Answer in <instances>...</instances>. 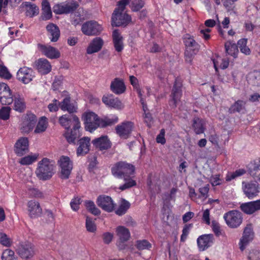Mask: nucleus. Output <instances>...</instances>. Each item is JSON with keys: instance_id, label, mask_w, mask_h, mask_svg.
Here are the masks:
<instances>
[{"instance_id": "nucleus-45", "label": "nucleus", "mask_w": 260, "mask_h": 260, "mask_svg": "<svg viewBox=\"0 0 260 260\" xmlns=\"http://www.w3.org/2000/svg\"><path fill=\"white\" fill-rule=\"evenodd\" d=\"M38 154H34L33 155H28L22 157L19 161V162L23 166L29 165L35 162L38 157Z\"/></svg>"}, {"instance_id": "nucleus-4", "label": "nucleus", "mask_w": 260, "mask_h": 260, "mask_svg": "<svg viewBox=\"0 0 260 260\" xmlns=\"http://www.w3.org/2000/svg\"><path fill=\"white\" fill-rule=\"evenodd\" d=\"M182 39L186 47L184 52L185 61L191 63L194 55L199 51L200 45L194 40L193 37L189 34L185 35Z\"/></svg>"}, {"instance_id": "nucleus-9", "label": "nucleus", "mask_w": 260, "mask_h": 260, "mask_svg": "<svg viewBox=\"0 0 260 260\" xmlns=\"http://www.w3.org/2000/svg\"><path fill=\"white\" fill-rule=\"evenodd\" d=\"M223 218L226 224L231 228H237L242 223L243 217L242 213L236 210H231L225 213Z\"/></svg>"}, {"instance_id": "nucleus-3", "label": "nucleus", "mask_w": 260, "mask_h": 260, "mask_svg": "<svg viewBox=\"0 0 260 260\" xmlns=\"http://www.w3.org/2000/svg\"><path fill=\"white\" fill-rule=\"evenodd\" d=\"M54 166L49 159L43 158L38 163L36 174L40 180H47L52 177L54 173Z\"/></svg>"}, {"instance_id": "nucleus-62", "label": "nucleus", "mask_w": 260, "mask_h": 260, "mask_svg": "<svg viewBox=\"0 0 260 260\" xmlns=\"http://www.w3.org/2000/svg\"><path fill=\"white\" fill-rule=\"evenodd\" d=\"M210 181L213 186L220 185L221 183V180L220 179V175L217 174L212 176L210 178Z\"/></svg>"}, {"instance_id": "nucleus-15", "label": "nucleus", "mask_w": 260, "mask_h": 260, "mask_svg": "<svg viewBox=\"0 0 260 260\" xmlns=\"http://www.w3.org/2000/svg\"><path fill=\"white\" fill-rule=\"evenodd\" d=\"M0 102L2 105H9L13 102V95L9 86L4 82H0Z\"/></svg>"}, {"instance_id": "nucleus-11", "label": "nucleus", "mask_w": 260, "mask_h": 260, "mask_svg": "<svg viewBox=\"0 0 260 260\" xmlns=\"http://www.w3.org/2000/svg\"><path fill=\"white\" fill-rule=\"evenodd\" d=\"M81 31L86 36H98L103 31V27L96 21L90 20L82 25Z\"/></svg>"}, {"instance_id": "nucleus-37", "label": "nucleus", "mask_w": 260, "mask_h": 260, "mask_svg": "<svg viewBox=\"0 0 260 260\" xmlns=\"http://www.w3.org/2000/svg\"><path fill=\"white\" fill-rule=\"evenodd\" d=\"M117 235L119 240L123 242L127 241L131 237L129 230L123 226H119L116 229Z\"/></svg>"}, {"instance_id": "nucleus-61", "label": "nucleus", "mask_w": 260, "mask_h": 260, "mask_svg": "<svg viewBox=\"0 0 260 260\" xmlns=\"http://www.w3.org/2000/svg\"><path fill=\"white\" fill-rule=\"evenodd\" d=\"M209 190V184L206 185V186L201 187L199 188V192L201 194V197L206 199L208 196V192Z\"/></svg>"}, {"instance_id": "nucleus-29", "label": "nucleus", "mask_w": 260, "mask_h": 260, "mask_svg": "<svg viewBox=\"0 0 260 260\" xmlns=\"http://www.w3.org/2000/svg\"><path fill=\"white\" fill-rule=\"evenodd\" d=\"M103 45V40L100 37H96L89 44L86 49V52L88 54L98 52L101 50Z\"/></svg>"}, {"instance_id": "nucleus-18", "label": "nucleus", "mask_w": 260, "mask_h": 260, "mask_svg": "<svg viewBox=\"0 0 260 260\" xmlns=\"http://www.w3.org/2000/svg\"><path fill=\"white\" fill-rule=\"evenodd\" d=\"M254 237V232L251 226L247 225L244 230L243 236L239 242L240 249L243 251L246 246L251 242Z\"/></svg>"}, {"instance_id": "nucleus-60", "label": "nucleus", "mask_w": 260, "mask_h": 260, "mask_svg": "<svg viewBox=\"0 0 260 260\" xmlns=\"http://www.w3.org/2000/svg\"><path fill=\"white\" fill-rule=\"evenodd\" d=\"M41 17L43 20L46 21L50 19L52 17L51 9L43 10Z\"/></svg>"}, {"instance_id": "nucleus-19", "label": "nucleus", "mask_w": 260, "mask_h": 260, "mask_svg": "<svg viewBox=\"0 0 260 260\" xmlns=\"http://www.w3.org/2000/svg\"><path fill=\"white\" fill-rule=\"evenodd\" d=\"M102 102L106 106L117 110H121L124 108V105L118 98H115L112 94L103 95Z\"/></svg>"}, {"instance_id": "nucleus-6", "label": "nucleus", "mask_w": 260, "mask_h": 260, "mask_svg": "<svg viewBox=\"0 0 260 260\" xmlns=\"http://www.w3.org/2000/svg\"><path fill=\"white\" fill-rule=\"evenodd\" d=\"M182 88L181 81L179 79L176 78L173 86L170 99L169 101V105L172 109H175L180 101L182 95Z\"/></svg>"}, {"instance_id": "nucleus-7", "label": "nucleus", "mask_w": 260, "mask_h": 260, "mask_svg": "<svg viewBox=\"0 0 260 260\" xmlns=\"http://www.w3.org/2000/svg\"><path fill=\"white\" fill-rule=\"evenodd\" d=\"M84 122L85 129L90 133L99 127L100 118L93 112L84 113L82 117Z\"/></svg>"}, {"instance_id": "nucleus-63", "label": "nucleus", "mask_w": 260, "mask_h": 260, "mask_svg": "<svg viewBox=\"0 0 260 260\" xmlns=\"http://www.w3.org/2000/svg\"><path fill=\"white\" fill-rule=\"evenodd\" d=\"M202 220L207 224L210 225V210L209 209H206L203 214Z\"/></svg>"}, {"instance_id": "nucleus-52", "label": "nucleus", "mask_w": 260, "mask_h": 260, "mask_svg": "<svg viewBox=\"0 0 260 260\" xmlns=\"http://www.w3.org/2000/svg\"><path fill=\"white\" fill-rule=\"evenodd\" d=\"M0 243L4 246L9 247L12 244V241L5 233H1Z\"/></svg>"}, {"instance_id": "nucleus-39", "label": "nucleus", "mask_w": 260, "mask_h": 260, "mask_svg": "<svg viewBox=\"0 0 260 260\" xmlns=\"http://www.w3.org/2000/svg\"><path fill=\"white\" fill-rule=\"evenodd\" d=\"M13 102H14V110L22 112L25 108V104L24 99L21 98L19 93H16L14 96Z\"/></svg>"}, {"instance_id": "nucleus-48", "label": "nucleus", "mask_w": 260, "mask_h": 260, "mask_svg": "<svg viewBox=\"0 0 260 260\" xmlns=\"http://www.w3.org/2000/svg\"><path fill=\"white\" fill-rule=\"evenodd\" d=\"M136 247L138 250H143L144 249H150L152 245L147 240H140L136 241Z\"/></svg>"}, {"instance_id": "nucleus-28", "label": "nucleus", "mask_w": 260, "mask_h": 260, "mask_svg": "<svg viewBox=\"0 0 260 260\" xmlns=\"http://www.w3.org/2000/svg\"><path fill=\"white\" fill-rule=\"evenodd\" d=\"M35 66L39 72L42 75L47 74L51 70V66L50 62L45 58H40L36 60Z\"/></svg>"}, {"instance_id": "nucleus-16", "label": "nucleus", "mask_w": 260, "mask_h": 260, "mask_svg": "<svg viewBox=\"0 0 260 260\" xmlns=\"http://www.w3.org/2000/svg\"><path fill=\"white\" fill-rule=\"evenodd\" d=\"M134 128V123L131 121H124L115 127L116 134L121 138L126 139L129 137Z\"/></svg>"}, {"instance_id": "nucleus-46", "label": "nucleus", "mask_w": 260, "mask_h": 260, "mask_svg": "<svg viewBox=\"0 0 260 260\" xmlns=\"http://www.w3.org/2000/svg\"><path fill=\"white\" fill-rule=\"evenodd\" d=\"M145 4V0H131L130 8L133 12H138L144 7Z\"/></svg>"}, {"instance_id": "nucleus-44", "label": "nucleus", "mask_w": 260, "mask_h": 260, "mask_svg": "<svg viewBox=\"0 0 260 260\" xmlns=\"http://www.w3.org/2000/svg\"><path fill=\"white\" fill-rule=\"evenodd\" d=\"M248 81L254 86H260V71H254L249 74Z\"/></svg>"}, {"instance_id": "nucleus-32", "label": "nucleus", "mask_w": 260, "mask_h": 260, "mask_svg": "<svg viewBox=\"0 0 260 260\" xmlns=\"http://www.w3.org/2000/svg\"><path fill=\"white\" fill-rule=\"evenodd\" d=\"M49 38L52 42H56L58 41L60 37V30L56 24L53 23H50L46 26Z\"/></svg>"}, {"instance_id": "nucleus-12", "label": "nucleus", "mask_w": 260, "mask_h": 260, "mask_svg": "<svg viewBox=\"0 0 260 260\" xmlns=\"http://www.w3.org/2000/svg\"><path fill=\"white\" fill-rule=\"evenodd\" d=\"M242 189L245 196L252 199L258 195L260 191L259 183L255 181L242 182Z\"/></svg>"}, {"instance_id": "nucleus-24", "label": "nucleus", "mask_w": 260, "mask_h": 260, "mask_svg": "<svg viewBox=\"0 0 260 260\" xmlns=\"http://www.w3.org/2000/svg\"><path fill=\"white\" fill-rule=\"evenodd\" d=\"M28 211L29 216L31 218H36L41 215L42 209L40 203L35 200L29 201L27 203Z\"/></svg>"}, {"instance_id": "nucleus-20", "label": "nucleus", "mask_w": 260, "mask_h": 260, "mask_svg": "<svg viewBox=\"0 0 260 260\" xmlns=\"http://www.w3.org/2000/svg\"><path fill=\"white\" fill-rule=\"evenodd\" d=\"M33 70L26 67L21 68L18 71L16 75L17 79L24 84L29 83L33 78Z\"/></svg>"}, {"instance_id": "nucleus-26", "label": "nucleus", "mask_w": 260, "mask_h": 260, "mask_svg": "<svg viewBox=\"0 0 260 260\" xmlns=\"http://www.w3.org/2000/svg\"><path fill=\"white\" fill-rule=\"evenodd\" d=\"M241 210L247 214H251L260 209V199L243 203L240 206Z\"/></svg>"}, {"instance_id": "nucleus-10", "label": "nucleus", "mask_w": 260, "mask_h": 260, "mask_svg": "<svg viewBox=\"0 0 260 260\" xmlns=\"http://www.w3.org/2000/svg\"><path fill=\"white\" fill-rule=\"evenodd\" d=\"M16 251L21 258L28 259L35 254V246L29 242H22L17 245Z\"/></svg>"}, {"instance_id": "nucleus-25", "label": "nucleus", "mask_w": 260, "mask_h": 260, "mask_svg": "<svg viewBox=\"0 0 260 260\" xmlns=\"http://www.w3.org/2000/svg\"><path fill=\"white\" fill-rule=\"evenodd\" d=\"M90 139L84 137L79 140V147L77 149V156H83L87 154L90 150Z\"/></svg>"}, {"instance_id": "nucleus-54", "label": "nucleus", "mask_w": 260, "mask_h": 260, "mask_svg": "<svg viewBox=\"0 0 260 260\" xmlns=\"http://www.w3.org/2000/svg\"><path fill=\"white\" fill-rule=\"evenodd\" d=\"M0 77L7 80L12 78V75L8 68L4 65H0Z\"/></svg>"}, {"instance_id": "nucleus-64", "label": "nucleus", "mask_w": 260, "mask_h": 260, "mask_svg": "<svg viewBox=\"0 0 260 260\" xmlns=\"http://www.w3.org/2000/svg\"><path fill=\"white\" fill-rule=\"evenodd\" d=\"M129 0H121L118 3V7L115 9H118L119 11H124L125 6L129 3Z\"/></svg>"}, {"instance_id": "nucleus-30", "label": "nucleus", "mask_w": 260, "mask_h": 260, "mask_svg": "<svg viewBox=\"0 0 260 260\" xmlns=\"http://www.w3.org/2000/svg\"><path fill=\"white\" fill-rule=\"evenodd\" d=\"M39 46L42 53L49 58H58L60 56V52L53 47L41 44H39Z\"/></svg>"}, {"instance_id": "nucleus-38", "label": "nucleus", "mask_w": 260, "mask_h": 260, "mask_svg": "<svg viewBox=\"0 0 260 260\" xmlns=\"http://www.w3.org/2000/svg\"><path fill=\"white\" fill-rule=\"evenodd\" d=\"M245 101L239 100L231 106L229 110V113H244L245 111Z\"/></svg>"}, {"instance_id": "nucleus-41", "label": "nucleus", "mask_w": 260, "mask_h": 260, "mask_svg": "<svg viewBox=\"0 0 260 260\" xmlns=\"http://www.w3.org/2000/svg\"><path fill=\"white\" fill-rule=\"evenodd\" d=\"M84 206L87 210L95 216L100 215L101 212L100 210L98 208L94 203L90 200H86L84 201Z\"/></svg>"}, {"instance_id": "nucleus-57", "label": "nucleus", "mask_w": 260, "mask_h": 260, "mask_svg": "<svg viewBox=\"0 0 260 260\" xmlns=\"http://www.w3.org/2000/svg\"><path fill=\"white\" fill-rule=\"evenodd\" d=\"M80 198L77 197L72 199L70 203L71 208L75 211H77L79 208L80 204Z\"/></svg>"}, {"instance_id": "nucleus-56", "label": "nucleus", "mask_w": 260, "mask_h": 260, "mask_svg": "<svg viewBox=\"0 0 260 260\" xmlns=\"http://www.w3.org/2000/svg\"><path fill=\"white\" fill-rule=\"evenodd\" d=\"M103 242L106 244H109L112 241L113 234L110 232H105L102 235Z\"/></svg>"}, {"instance_id": "nucleus-51", "label": "nucleus", "mask_w": 260, "mask_h": 260, "mask_svg": "<svg viewBox=\"0 0 260 260\" xmlns=\"http://www.w3.org/2000/svg\"><path fill=\"white\" fill-rule=\"evenodd\" d=\"M2 260H17V257L15 256L14 251L10 249L5 250L2 255Z\"/></svg>"}, {"instance_id": "nucleus-55", "label": "nucleus", "mask_w": 260, "mask_h": 260, "mask_svg": "<svg viewBox=\"0 0 260 260\" xmlns=\"http://www.w3.org/2000/svg\"><path fill=\"white\" fill-rule=\"evenodd\" d=\"M165 129L162 128L160 131L159 134L156 136V141L158 143H160L164 145L166 143V140L165 138Z\"/></svg>"}, {"instance_id": "nucleus-2", "label": "nucleus", "mask_w": 260, "mask_h": 260, "mask_svg": "<svg viewBox=\"0 0 260 260\" xmlns=\"http://www.w3.org/2000/svg\"><path fill=\"white\" fill-rule=\"evenodd\" d=\"M59 124L66 129L63 136L70 144H76V140L80 136L79 129L80 122L79 118L75 114H66L58 119Z\"/></svg>"}, {"instance_id": "nucleus-49", "label": "nucleus", "mask_w": 260, "mask_h": 260, "mask_svg": "<svg viewBox=\"0 0 260 260\" xmlns=\"http://www.w3.org/2000/svg\"><path fill=\"white\" fill-rule=\"evenodd\" d=\"M225 53L227 54L233 56L236 51H238L237 46L230 42H227L224 44Z\"/></svg>"}, {"instance_id": "nucleus-17", "label": "nucleus", "mask_w": 260, "mask_h": 260, "mask_svg": "<svg viewBox=\"0 0 260 260\" xmlns=\"http://www.w3.org/2000/svg\"><path fill=\"white\" fill-rule=\"evenodd\" d=\"M15 153L18 156H22L29 151V141L27 137H20L15 143L14 147Z\"/></svg>"}, {"instance_id": "nucleus-35", "label": "nucleus", "mask_w": 260, "mask_h": 260, "mask_svg": "<svg viewBox=\"0 0 260 260\" xmlns=\"http://www.w3.org/2000/svg\"><path fill=\"white\" fill-rule=\"evenodd\" d=\"M118 117L117 115H113L110 117H105L100 118L99 127L106 128L108 126H112L118 122Z\"/></svg>"}, {"instance_id": "nucleus-14", "label": "nucleus", "mask_w": 260, "mask_h": 260, "mask_svg": "<svg viewBox=\"0 0 260 260\" xmlns=\"http://www.w3.org/2000/svg\"><path fill=\"white\" fill-rule=\"evenodd\" d=\"M61 168L59 177L62 179L69 178L73 169V164L68 156H62L58 161Z\"/></svg>"}, {"instance_id": "nucleus-42", "label": "nucleus", "mask_w": 260, "mask_h": 260, "mask_svg": "<svg viewBox=\"0 0 260 260\" xmlns=\"http://www.w3.org/2000/svg\"><path fill=\"white\" fill-rule=\"evenodd\" d=\"M254 160L253 168L249 170V173L253 178L260 180V158Z\"/></svg>"}, {"instance_id": "nucleus-36", "label": "nucleus", "mask_w": 260, "mask_h": 260, "mask_svg": "<svg viewBox=\"0 0 260 260\" xmlns=\"http://www.w3.org/2000/svg\"><path fill=\"white\" fill-rule=\"evenodd\" d=\"M204 125L205 122L202 119L197 116L193 118L192 126L196 134L199 135L204 132L205 129Z\"/></svg>"}, {"instance_id": "nucleus-31", "label": "nucleus", "mask_w": 260, "mask_h": 260, "mask_svg": "<svg viewBox=\"0 0 260 260\" xmlns=\"http://www.w3.org/2000/svg\"><path fill=\"white\" fill-rule=\"evenodd\" d=\"M123 37L118 29H114L112 32V40L115 50L120 52L124 48Z\"/></svg>"}, {"instance_id": "nucleus-33", "label": "nucleus", "mask_w": 260, "mask_h": 260, "mask_svg": "<svg viewBox=\"0 0 260 260\" xmlns=\"http://www.w3.org/2000/svg\"><path fill=\"white\" fill-rule=\"evenodd\" d=\"M59 106L62 111H67L69 114H74V113L77 112V108L73 103H71L70 97H66L62 101L59 103Z\"/></svg>"}, {"instance_id": "nucleus-27", "label": "nucleus", "mask_w": 260, "mask_h": 260, "mask_svg": "<svg viewBox=\"0 0 260 260\" xmlns=\"http://www.w3.org/2000/svg\"><path fill=\"white\" fill-rule=\"evenodd\" d=\"M110 90L116 94H121L126 90V86L122 79L116 78L111 83Z\"/></svg>"}, {"instance_id": "nucleus-47", "label": "nucleus", "mask_w": 260, "mask_h": 260, "mask_svg": "<svg viewBox=\"0 0 260 260\" xmlns=\"http://www.w3.org/2000/svg\"><path fill=\"white\" fill-rule=\"evenodd\" d=\"M246 173V171L243 169L236 170L233 172H229L226 176V181H230L232 179H234L238 177L241 176Z\"/></svg>"}, {"instance_id": "nucleus-23", "label": "nucleus", "mask_w": 260, "mask_h": 260, "mask_svg": "<svg viewBox=\"0 0 260 260\" xmlns=\"http://www.w3.org/2000/svg\"><path fill=\"white\" fill-rule=\"evenodd\" d=\"M213 234H205L199 236L197 239V244L200 251H204L210 247L213 243Z\"/></svg>"}, {"instance_id": "nucleus-22", "label": "nucleus", "mask_w": 260, "mask_h": 260, "mask_svg": "<svg viewBox=\"0 0 260 260\" xmlns=\"http://www.w3.org/2000/svg\"><path fill=\"white\" fill-rule=\"evenodd\" d=\"M92 143L96 148L101 151L108 150L112 146V143L107 135L95 138L92 140Z\"/></svg>"}, {"instance_id": "nucleus-58", "label": "nucleus", "mask_w": 260, "mask_h": 260, "mask_svg": "<svg viewBox=\"0 0 260 260\" xmlns=\"http://www.w3.org/2000/svg\"><path fill=\"white\" fill-rule=\"evenodd\" d=\"M29 194L35 198H42L43 193L39 189L37 188H30L29 189Z\"/></svg>"}, {"instance_id": "nucleus-59", "label": "nucleus", "mask_w": 260, "mask_h": 260, "mask_svg": "<svg viewBox=\"0 0 260 260\" xmlns=\"http://www.w3.org/2000/svg\"><path fill=\"white\" fill-rule=\"evenodd\" d=\"M211 228L212 231L215 233L216 236H219L220 232V227L219 226V224L215 220H213L212 221Z\"/></svg>"}, {"instance_id": "nucleus-43", "label": "nucleus", "mask_w": 260, "mask_h": 260, "mask_svg": "<svg viewBox=\"0 0 260 260\" xmlns=\"http://www.w3.org/2000/svg\"><path fill=\"white\" fill-rule=\"evenodd\" d=\"M48 126V121L46 117H42L39 120L34 131L35 133L39 134L45 132Z\"/></svg>"}, {"instance_id": "nucleus-50", "label": "nucleus", "mask_w": 260, "mask_h": 260, "mask_svg": "<svg viewBox=\"0 0 260 260\" xmlns=\"http://www.w3.org/2000/svg\"><path fill=\"white\" fill-rule=\"evenodd\" d=\"M85 225L87 231L89 232L94 233L96 231V224L91 217H86Z\"/></svg>"}, {"instance_id": "nucleus-40", "label": "nucleus", "mask_w": 260, "mask_h": 260, "mask_svg": "<svg viewBox=\"0 0 260 260\" xmlns=\"http://www.w3.org/2000/svg\"><path fill=\"white\" fill-rule=\"evenodd\" d=\"M130 206L131 204L129 202L124 199H121L120 204L117 209L115 211V213L118 216H122L126 213Z\"/></svg>"}, {"instance_id": "nucleus-34", "label": "nucleus", "mask_w": 260, "mask_h": 260, "mask_svg": "<svg viewBox=\"0 0 260 260\" xmlns=\"http://www.w3.org/2000/svg\"><path fill=\"white\" fill-rule=\"evenodd\" d=\"M21 5L25 8V15L27 17H33L39 13V7L30 2H25L22 3Z\"/></svg>"}, {"instance_id": "nucleus-13", "label": "nucleus", "mask_w": 260, "mask_h": 260, "mask_svg": "<svg viewBox=\"0 0 260 260\" xmlns=\"http://www.w3.org/2000/svg\"><path fill=\"white\" fill-rule=\"evenodd\" d=\"M98 206L107 212H112L116 208V204L111 197L102 194L98 197L96 201Z\"/></svg>"}, {"instance_id": "nucleus-5", "label": "nucleus", "mask_w": 260, "mask_h": 260, "mask_svg": "<svg viewBox=\"0 0 260 260\" xmlns=\"http://www.w3.org/2000/svg\"><path fill=\"white\" fill-rule=\"evenodd\" d=\"M132 23L131 15L123 11H119L118 9H115L111 17V25L113 27H125Z\"/></svg>"}, {"instance_id": "nucleus-53", "label": "nucleus", "mask_w": 260, "mask_h": 260, "mask_svg": "<svg viewBox=\"0 0 260 260\" xmlns=\"http://www.w3.org/2000/svg\"><path fill=\"white\" fill-rule=\"evenodd\" d=\"M11 110V108L8 106L3 107L0 109V119L3 120L9 119Z\"/></svg>"}, {"instance_id": "nucleus-8", "label": "nucleus", "mask_w": 260, "mask_h": 260, "mask_svg": "<svg viewBox=\"0 0 260 260\" xmlns=\"http://www.w3.org/2000/svg\"><path fill=\"white\" fill-rule=\"evenodd\" d=\"M77 2L72 0L55 5L53 7V11L56 14H68L73 13L79 7Z\"/></svg>"}, {"instance_id": "nucleus-1", "label": "nucleus", "mask_w": 260, "mask_h": 260, "mask_svg": "<svg viewBox=\"0 0 260 260\" xmlns=\"http://www.w3.org/2000/svg\"><path fill=\"white\" fill-rule=\"evenodd\" d=\"M135 171V166L126 161H118L112 167V175L116 178L123 179L125 182L124 184L119 186V189L123 191L136 185V181L132 178Z\"/></svg>"}, {"instance_id": "nucleus-21", "label": "nucleus", "mask_w": 260, "mask_h": 260, "mask_svg": "<svg viewBox=\"0 0 260 260\" xmlns=\"http://www.w3.org/2000/svg\"><path fill=\"white\" fill-rule=\"evenodd\" d=\"M37 121V116L32 113H27L21 124V129L28 133L35 127Z\"/></svg>"}]
</instances>
